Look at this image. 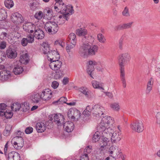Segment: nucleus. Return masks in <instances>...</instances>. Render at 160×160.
Segmentation results:
<instances>
[{"mask_svg":"<svg viewBox=\"0 0 160 160\" xmlns=\"http://www.w3.org/2000/svg\"><path fill=\"white\" fill-rule=\"evenodd\" d=\"M3 12L2 14H1V12H0V21L4 20L7 18V16H5L4 14V13L6 14H7L6 12L4 10H3Z\"/></svg>","mask_w":160,"mask_h":160,"instance_id":"obj_55","label":"nucleus"},{"mask_svg":"<svg viewBox=\"0 0 160 160\" xmlns=\"http://www.w3.org/2000/svg\"><path fill=\"white\" fill-rule=\"evenodd\" d=\"M52 92L49 88L43 90L40 95L41 99L45 101L50 100L52 97Z\"/></svg>","mask_w":160,"mask_h":160,"instance_id":"obj_12","label":"nucleus"},{"mask_svg":"<svg viewBox=\"0 0 160 160\" xmlns=\"http://www.w3.org/2000/svg\"><path fill=\"white\" fill-rule=\"evenodd\" d=\"M42 46L43 47L42 50L44 54L47 55L50 51L49 45L47 42H44L43 43Z\"/></svg>","mask_w":160,"mask_h":160,"instance_id":"obj_32","label":"nucleus"},{"mask_svg":"<svg viewBox=\"0 0 160 160\" xmlns=\"http://www.w3.org/2000/svg\"><path fill=\"white\" fill-rule=\"evenodd\" d=\"M133 23V22H131L127 23H124L123 24L118 25L115 27V29L116 31H118L131 28H132Z\"/></svg>","mask_w":160,"mask_h":160,"instance_id":"obj_16","label":"nucleus"},{"mask_svg":"<svg viewBox=\"0 0 160 160\" xmlns=\"http://www.w3.org/2000/svg\"><path fill=\"white\" fill-rule=\"evenodd\" d=\"M118 62L120 68L121 80L122 82L123 87L125 88L126 86V82L125 76L124 66L126 64L128 61L118 58Z\"/></svg>","mask_w":160,"mask_h":160,"instance_id":"obj_5","label":"nucleus"},{"mask_svg":"<svg viewBox=\"0 0 160 160\" xmlns=\"http://www.w3.org/2000/svg\"><path fill=\"white\" fill-rule=\"evenodd\" d=\"M79 90L84 94L86 97H88L89 92L87 88L85 87H82L79 88Z\"/></svg>","mask_w":160,"mask_h":160,"instance_id":"obj_41","label":"nucleus"},{"mask_svg":"<svg viewBox=\"0 0 160 160\" xmlns=\"http://www.w3.org/2000/svg\"><path fill=\"white\" fill-rule=\"evenodd\" d=\"M21 108H22L23 111L24 112H26L30 109V107L26 102H24L21 105Z\"/></svg>","mask_w":160,"mask_h":160,"instance_id":"obj_45","label":"nucleus"},{"mask_svg":"<svg viewBox=\"0 0 160 160\" xmlns=\"http://www.w3.org/2000/svg\"><path fill=\"white\" fill-rule=\"evenodd\" d=\"M59 85L58 82L56 81H54L52 82L51 86L53 88L55 89L58 88Z\"/></svg>","mask_w":160,"mask_h":160,"instance_id":"obj_58","label":"nucleus"},{"mask_svg":"<svg viewBox=\"0 0 160 160\" xmlns=\"http://www.w3.org/2000/svg\"><path fill=\"white\" fill-rule=\"evenodd\" d=\"M28 55L27 53H25L21 56L20 58V61L22 63L26 64L28 62Z\"/></svg>","mask_w":160,"mask_h":160,"instance_id":"obj_29","label":"nucleus"},{"mask_svg":"<svg viewBox=\"0 0 160 160\" xmlns=\"http://www.w3.org/2000/svg\"><path fill=\"white\" fill-rule=\"evenodd\" d=\"M110 138L111 137H112L111 138V142L113 143H116L119 141L121 139V133H119L118 132L116 131L111 133V135H110Z\"/></svg>","mask_w":160,"mask_h":160,"instance_id":"obj_20","label":"nucleus"},{"mask_svg":"<svg viewBox=\"0 0 160 160\" xmlns=\"http://www.w3.org/2000/svg\"><path fill=\"white\" fill-rule=\"evenodd\" d=\"M91 111L93 116L96 117H100L105 112L104 108L99 104L95 105L92 107Z\"/></svg>","mask_w":160,"mask_h":160,"instance_id":"obj_7","label":"nucleus"},{"mask_svg":"<svg viewBox=\"0 0 160 160\" xmlns=\"http://www.w3.org/2000/svg\"><path fill=\"white\" fill-rule=\"evenodd\" d=\"M101 133L99 131H97L95 132V134L93 135L92 138V141L94 142H96L98 141L99 140L100 136L101 135Z\"/></svg>","mask_w":160,"mask_h":160,"instance_id":"obj_37","label":"nucleus"},{"mask_svg":"<svg viewBox=\"0 0 160 160\" xmlns=\"http://www.w3.org/2000/svg\"><path fill=\"white\" fill-rule=\"evenodd\" d=\"M92 83L94 88H98L101 90H104L102 85L101 83H99L98 82L96 81H92Z\"/></svg>","mask_w":160,"mask_h":160,"instance_id":"obj_36","label":"nucleus"},{"mask_svg":"<svg viewBox=\"0 0 160 160\" xmlns=\"http://www.w3.org/2000/svg\"><path fill=\"white\" fill-rule=\"evenodd\" d=\"M118 147L116 146H112L110 148L109 151L110 152V156H111V155H113V154L116 153L117 151V149Z\"/></svg>","mask_w":160,"mask_h":160,"instance_id":"obj_43","label":"nucleus"},{"mask_svg":"<svg viewBox=\"0 0 160 160\" xmlns=\"http://www.w3.org/2000/svg\"><path fill=\"white\" fill-rule=\"evenodd\" d=\"M14 139H17V141L18 142L19 141L21 142V143L19 142H17L14 141L13 143V146L14 148L17 149H20L23 146V144L24 142L23 139L20 136H16L14 137Z\"/></svg>","mask_w":160,"mask_h":160,"instance_id":"obj_18","label":"nucleus"},{"mask_svg":"<svg viewBox=\"0 0 160 160\" xmlns=\"http://www.w3.org/2000/svg\"><path fill=\"white\" fill-rule=\"evenodd\" d=\"M11 19L13 22L18 24L23 22L24 21L22 15L18 12L12 13L11 15Z\"/></svg>","mask_w":160,"mask_h":160,"instance_id":"obj_11","label":"nucleus"},{"mask_svg":"<svg viewBox=\"0 0 160 160\" xmlns=\"http://www.w3.org/2000/svg\"><path fill=\"white\" fill-rule=\"evenodd\" d=\"M23 71V69L22 67L18 65L14 67L13 72L16 75H19L22 73Z\"/></svg>","mask_w":160,"mask_h":160,"instance_id":"obj_31","label":"nucleus"},{"mask_svg":"<svg viewBox=\"0 0 160 160\" xmlns=\"http://www.w3.org/2000/svg\"><path fill=\"white\" fill-rule=\"evenodd\" d=\"M6 54L7 57L10 59L15 58L17 55L16 50L12 46L9 47L7 49Z\"/></svg>","mask_w":160,"mask_h":160,"instance_id":"obj_13","label":"nucleus"},{"mask_svg":"<svg viewBox=\"0 0 160 160\" xmlns=\"http://www.w3.org/2000/svg\"><path fill=\"white\" fill-rule=\"evenodd\" d=\"M122 154L120 152V150L119 148L117 149V151L116 153L113 154V155H111V156L113 158H121Z\"/></svg>","mask_w":160,"mask_h":160,"instance_id":"obj_44","label":"nucleus"},{"mask_svg":"<svg viewBox=\"0 0 160 160\" xmlns=\"http://www.w3.org/2000/svg\"><path fill=\"white\" fill-rule=\"evenodd\" d=\"M39 4V3L37 1H34L32 3H30L31 8L33 10H34L38 7Z\"/></svg>","mask_w":160,"mask_h":160,"instance_id":"obj_47","label":"nucleus"},{"mask_svg":"<svg viewBox=\"0 0 160 160\" xmlns=\"http://www.w3.org/2000/svg\"><path fill=\"white\" fill-rule=\"evenodd\" d=\"M91 151L92 147H90L89 146H88L85 149L84 153V154L86 153V152L87 153H89Z\"/></svg>","mask_w":160,"mask_h":160,"instance_id":"obj_60","label":"nucleus"},{"mask_svg":"<svg viewBox=\"0 0 160 160\" xmlns=\"http://www.w3.org/2000/svg\"><path fill=\"white\" fill-rule=\"evenodd\" d=\"M94 70V67H92L91 66H88V68L87 69V72H88V74L92 78V76L91 73L92 71H93Z\"/></svg>","mask_w":160,"mask_h":160,"instance_id":"obj_51","label":"nucleus"},{"mask_svg":"<svg viewBox=\"0 0 160 160\" xmlns=\"http://www.w3.org/2000/svg\"><path fill=\"white\" fill-rule=\"evenodd\" d=\"M118 58L128 62L130 59V56L128 53L125 52L120 55Z\"/></svg>","mask_w":160,"mask_h":160,"instance_id":"obj_35","label":"nucleus"},{"mask_svg":"<svg viewBox=\"0 0 160 160\" xmlns=\"http://www.w3.org/2000/svg\"><path fill=\"white\" fill-rule=\"evenodd\" d=\"M87 30L80 28L76 30V34L79 36H84L87 33Z\"/></svg>","mask_w":160,"mask_h":160,"instance_id":"obj_33","label":"nucleus"},{"mask_svg":"<svg viewBox=\"0 0 160 160\" xmlns=\"http://www.w3.org/2000/svg\"><path fill=\"white\" fill-rule=\"evenodd\" d=\"M44 12H46V15H48L50 18L54 16L52 11L50 8L45 9L44 10Z\"/></svg>","mask_w":160,"mask_h":160,"instance_id":"obj_46","label":"nucleus"},{"mask_svg":"<svg viewBox=\"0 0 160 160\" xmlns=\"http://www.w3.org/2000/svg\"><path fill=\"white\" fill-rule=\"evenodd\" d=\"M54 5L58 7L59 9L63 11L64 13L68 12L71 13V14L73 13L74 10L73 7L71 5L66 6L63 2H61V3H55Z\"/></svg>","mask_w":160,"mask_h":160,"instance_id":"obj_9","label":"nucleus"},{"mask_svg":"<svg viewBox=\"0 0 160 160\" xmlns=\"http://www.w3.org/2000/svg\"><path fill=\"white\" fill-rule=\"evenodd\" d=\"M114 120L110 116L103 117L98 127L99 131L101 133V141L100 143V146L103 148L107 146L109 142L110 135L113 132V130L111 128H108L109 125H112Z\"/></svg>","mask_w":160,"mask_h":160,"instance_id":"obj_1","label":"nucleus"},{"mask_svg":"<svg viewBox=\"0 0 160 160\" xmlns=\"http://www.w3.org/2000/svg\"><path fill=\"white\" fill-rule=\"evenodd\" d=\"M28 40L29 41V43H32L34 41V38L31 34H29L27 37Z\"/></svg>","mask_w":160,"mask_h":160,"instance_id":"obj_57","label":"nucleus"},{"mask_svg":"<svg viewBox=\"0 0 160 160\" xmlns=\"http://www.w3.org/2000/svg\"><path fill=\"white\" fill-rule=\"evenodd\" d=\"M67 101V99L65 97H62L59 98L58 101H57L56 102H60L61 104L62 103H66V101Z\"/></svg>","mask_w":160,"mask_h":160,"instance_id":"obj_54","label":"nucleus"},{"mask_svg":"<svg viewBox=\"0 0 160 160\" xmlns=\"http://www.w3.org/2000/svg\"><path fill=\"white\" fill-rule=\"evenodd\" d=\"M4 4L6 7L8 8H12L14 5L13 2L12 0H5Z\"/></svg>","mask_w":160,"mask_h":160,"instance_id":"obj_39","label":"nucleus"},{"mask_svg":"<svg viewBox=\"0 0 160 160\" xmlns=\"http://www.w3.org/2000/svg\"><path fill=\"white\" fill-rule=\"evenodd\" d=\"M55 45L60 46L62 47H63L64 46V43L61 41H57L55 42Z\"/></svg>","mask_w":160,"mask_h":160,"instance_id":"obj_61","label":"nucleus"},{"mask_svg":"<svg viewBox=\"0 0 160 160\" xmlns=\"http://www.w3.org/2000/svg\"><path fill=\"white\" fill-rule=\"evenodd\" d=\"M43 16V13L42 12L39 11L38 13H36L35 15V17L38 20L42 18Z\"/></svg>","mask_w":160,"mask_h":160,"instance_id":"obj_52","label":"nucleus"},{"mask_svg":"<svg viewBox=\"0 0 160 160\" xmlns=\"http://www.w3.org/2000/svg\"><path fill=\"white\" fill-rule=\"evenodd\" d=\"M72 45L70 44H67V46L66 47V50L68 52V53H69L70 52V50L73 48L76 45H74L73 44H72Z\"/></svg>","mask_w":160,"mask_h":160,"instance_id":"obj_50","label":"nucleus"},{"mask_svg":"<svg viewBox=\"0 0 160 160\" xmlns=\"http://www.w3.org/2000/svg\"><path fill=\"white\" fill-rule=\"evenodd\" d=\"M157 122L158 123L160 124V112H158L156 116Z\"/></svg>","mask_w":160,"mask_h":160,"instance_id":"obj_64","label":"nucleus"},{"mask_svg":"<svg viewBox=\"0 0 160 160\" xmlns=\"http://www.w3.org/2000/svg\"><path fill=\"white\" fill-rule=\"evenodd\" d=\"M6 42L5 41H2L0 44V49H3L5 48L6 46Z\"/></svg>","mask_w":160,"mask_h":160,"instance_id":"obj_63","label":"nucleus"},{"mask_svg":"<svg viewBox=\"0 0 160 160\" xmlns=\"http://www.w3.org/2000/svg\"><path fill=\"white\" fill-rule=\"evenodd\" d=\"M7 106L4 103L0 104V113H2L5 112L4 111L6 109Z\"/></svg>","mask_w":160,"mask_h":160,"instance_id":"obj_48","label":"nucleus"},{"mask_svg":"<svg viewBox=\"0 0 160 160\" xmlns=\"http://www.w3.org/2000/svg\"><path fill=\"white\" fill-rule=\"evenodd\" d=\"M80 160H89L88 154L87 153L84 154L81 157Z\"/></svg>","mask_w":160,"mask_h":160,"instance_id":"obj_62","label":"nucleus"},{"mask_svg":"<svg viewBox=\"0 0 160 160\" xmlns=\"http://www.w3.org/2000/svg\"><path fill=\"white\" fill-rule=\"evenodd\" d=\"M33 129L31 127H28L25 130V132L27 134L31 133L33 131Z\"/></svg>","mask_w":160,"mask_h":160,"instance_id":"obj_59","label":"nucleus"},{"mask_svg":"<svg viewBox=\"0 0 160 160\" xmlns=\"http://www.w3.org/2000/svg\"><path fill=\"white\" fill-rule=\"evenodd\" d=\"M62 65V62L59 61H57L54 63H50L49 66L51 68L55 71V72L52 73L53 78L56 79H58L61 78L63 75L62 72L59 69Z\"/></svg>","mask_w":160,"mask_h":160,"instance_id":"obj_2","label":"nucleus"},{"mask_svg":"<svg viewBox=\"0 0 160 160\" xmlns=\"http://www.w3.org/2000/svg\"><path fill=\"white\" fill-rule=\"evenodd\" d=\"M97 39L98 41L102 43H104L106 42V39L104 36L101 33L97 35Z\"/></svg>","mask_w":160,"mask_h":160,"instance_id":"obj_38","label":"nucleus"},{"mask_svg":"<svg viewBox=\"0 0 160 160\" xmlns=\"http://www.w3.org/2000/svg\"><path fill=\"white\" fill-rule=\"evenodd\" d=\"M122 14L123 16L128 17L130 16V14L129 12L128 9L126 7L124 10L122 11Z\"/></svg>","mask_w":160,"mask_h":160,"instance_id":"obj_49","label":"nucleus"},{"mask_svg":"<svg viewBox=\"0 0 160 160\" xmlns=\"http://www.w3.org/2000/svg\"><path fill=\"white\" fill-rule=\"evenodd\" d=\"M64 116L61 114H56L54 115L52 120L58 125H60L64 122Z\"/></svg>","mask_w":160,"mask_h":160,"instance_id":"obj_15","label":"nucleus"},{"mask_svg":"<svg viewBox=\"0 0 160 160\" xmlns=\"http://www.w3.org/2000/svg\"><path fill=\"white\" fill-rule=\"evenodd\" d=\"M98 47L96 45H91L88 47V55L93 56L98 52Z\"/></svg>","mask_w":160,"mask_h":160,"instance_id":"obj_24","label":"nucleus"},{"mask_svg":"<svg viewBox=\"0 0 160 160\" xmlns=\"http://www.w3.org/2000/svg\"><path fill=\"white\" fill-rule=\"evenodd\" d=\"M89 41H87L80 47L79 48L78 53L81 56L85 57L88 55V47L93 44L94 42V38L91 35H89L88 37Z\"/></svg>","mask_w":160,"mask_h":160,"instance_id":"obj_3","label":"nucleus"},{"mask_svg":"<svg viewBox=\"0 0 160 160\" xmlns=\"http://www.w3.org/2000/svg\"><path fill=\"white\" fill-rule=\"evenodd\" d=\"M44 26L46 31L49 34L56 33L59 29L58 24L54 21H48L45 23Z\"/></svg>","mask_w":160,"mask_h":160,"instance_id":"obj_4","label":"nucleus"},{"mask_svg":"<svg viewBox=\"0 0 160 160\" xmlns=\"http://www.w3.org/2000/svg\"><path fill=\"white\" fill-rule=\"evenodd\" d=\"M34 31V36L37 39L41 40L44 38V33L41 29L39 28H36Z\"/></svg>","mask_w":160,"mask_h":160,"instance_id":"obj_21","label":"nucleus"},{"mask_svg":"<svg viewBox=\"0 0 160 160\" xmlns=\"http://www.w3.org/2000/svg\"><path fill=\"white\" fill-rule=\"evenodd\" d=\"M46 127L45 124L42 122H38L36 125V128L38 132H42L46 129Z\"/></svg>","mask_w":160,"mask_h":160,"instance_id":"obj_25","label":"nucleus"},{"mask_svg":"<svg viewBox=\"0 0 160 160\" xmlns=\"http://www.w3.org/2000/svg\"><path fill=\"white\" fill-rule=\"evenodd\" d=\"M63 128L67 132H69L72 131L74 128V126L72 122L68 121L64 123Z\"/></svg>","mask_w":160,"mask_h":160,"instance_id":"obj_22","label":"nucleus"},{"mask_svg":"<svg viewBox=\"0 0 160 160\" xmlns=\"http://www.w3.org/2000/svg\"><path fill=\"white\" fill-rule=\"evenodd\" d=\"M69 13L68 12H67L63 13L62 15H59L57 19V23L60 25L64 24L65 21L68 20V17L70 15Z\"/></svg>","mask_w":160,"mask_h":160,"instance_id":"obj_17","label":"nucleus"},{"mask_svg":"<svg viewBox=\"0 0 160 160\" xmlns=\"http://www.w3.org/2000/svg\"><path fill=\"white\" fill-rule=\"evenodd\" d=\"M118 47L120 50H122L123 49V39L120 38L119 41Z\"/></svg>","mask_w":160,"mask_h":160,"instance_id":"obj_56","label":"nucleus"},{"mask_svg":"<svg viewBox=\"0 0 160 160\" xmlns=\"http://www.w3.org/2000/svg\"><path fill=\"white\" fill-rule=\"evenodd\" d=\"M23 28L25 31L32 33L35 29L36 27L34 24L28 22L24 23L23 25Z\"/></svg>","mask_w":160,"mask_h":160,"instance_id":"obj_14","label":"nucleus"},{"mask_svg":"<svg viewBox=\"0 0 160 160\" xmlns=\"http://www.w3.org/2000/svg\"><path fill=\"white\" fill-rule=\"evenodd\" d=\"M81 113L80 112L75 108H71L68 112V118L73 121L78 120L80 118Z\"/></svg>","mask_w":160,"mask_h":160,"instance_id":"obj_6","label":"nucleus"},{"mask_svg":"<svg viewBox=\"0 0 160 160\" xmlns=\"http://www.w3.org/2000/svg\"><path fill=\"white\" fill-rule=\"evenodd\" d=\"M0 80L3 81H6L11 76V72L5 70H0Z\"/></svg>","mask_w":160,"mask_h":160,"instance_id":"obj_19","label":"nucleus"},{"mask_svg":"<svg viewBox=\"0 0 160 160\" xmlns=\"http://www.w3.org/2000/svg\"><path fill=\"white\" fill-rule=\"evenodd\" d=\"M111 108L114 110L118 111L120 109L119 104L118 102H114L110 105Z\"/></svg>","mask_w":160,"mask_h":160,"instance_id":"obj_40","label":"nucleus"},{"mask_svg":"<svg viewBox=\"0 0 160 160\" xmlns=\"http://www.w3.org/2000/svg\"><path fill=\"white\" fill-rule=\"evenodd\" d=\"M20 108H21V105L18 103L13 104L11 106L12 110L15 111L19 110Z\"/></svg>","mask_w":160,"mask_h":160,"instance_id":"obj_42","label":"nucleus"},{"mask_svg":"<svg viewBox=\"0 0 160 160\" xmlns=\"http://www.w3.org/2000/svg\"><path fill=\"white\" fill-rule=\"evenodd\" d=\"M28 43H29V41L28 39L25 38H23L21 41V43L23 46H26Z\"/></svg>","mask_w":160,"mask_h":160,"instance_id":"obj_53","label":"nucleus"},{"mask_svg":"<svg viewBox=\"0 0 160 160\" xmlns=\"http://www.w3.org/2000/svg\"><path fill=\"white\" fill-rule=\"evenodd\" d=\"M13 115L12 112L9 110H7L2 113H0V116H3L6 118H10Z\"/></svg>","mask_w":160,"mask_h":160,"instance_id":"obj_34","label":"nucleus"},{"mask_svg":"<svg viewBox=\"0 0 160 160\" xmlns=\"http://www.w3.org/2000/svg\"><path fill=\"white\" fill-rule=\"evenodd\" d=\"M30 99L33 102L38 103L41 100L40 95L38 93L33 94L30 97Z\"/></svg>","mask_w":160,"mask_h":160,"instance_id":"obj_27","label":"nucleus"},{"mask_svg":"<svg viewBox=\"0 0 160 160\" xmlns=\"http://www.w3.org/2000/svg\"><path fill=\"white\" fill-rule=\"evenodd\" d=\"M8 29L5 28H0V39L1 40L6 38L8 36Z\"/></svg>","mask_w":160,"mask_h":160,"instance_id":"obj_26","label":"nucleus"},{"mask_svg":"<svg viewBox=\"0 0 160 160\" xmlns=\"http://www.w3.org/2000/svg\"><path fill=\"white\" fill-rule=\"evenodd\" d=\"M69 41L71 44L76 45V36L74 33H71L68 36Z\"/></svg>","mask_w":160,"mask_h":160,"instance_id":"obj_30","label":"nucleus"},{"mask_svg":"<svg viewBox=\"0 0 160 160\" xmlns=\"http://www.w3.org/2000/svg\"><path fill=\"white\" fill-rule=\"evenodd\" d=\"M47 58L50 60L51 63H54L57 61H59L60 56L58 52L55 50H50L47 55Z\"/></svg>","mask_w":160,"mask_h":160,"instance_id":"obj_10","label":"nucleus"},{"mask_svg":"<svg viewBox=\"0 0 160 160\" xmlns=\"http://www.w3.org/2000/svg\"><path fill=\"white\" fill-rule=\"evenodd\" d=\"M8 160H20L21 156L18 152H12L8 155Z\"/></svg>","mask_w":160,"mask_h":160,"instance_id":"obj_23","label":"nucleus"},{"mask_svg":"<svg viewBox=\"0 0 160 160\" xmlns=\"http://www.w3.org/2000/svg\"><path fill=\"white\" fill-rule=\"evenodd\" d=\"M153 84V81L152 80V78H151L149 79L147 83L146 90V93L147 94H148L152 90Z\"/></svg>","mask_w":160,"mask_h":160,"instance_id":"obj_28","label":"nucleus"},{"mask_svg":"<svg viewBox=\"0 0 160 160\" xmlns=\"http://www.w3.org/2000/svg\"><path fill=\"white\" fill-rule=\"evenodd\" d=\"M130 127L133 130L139 133L142 132L144 129L143 122L138 120L135 121L131 124Z\"/></svg>","mask_w":160,"mask_h":160,"instance_id":"obj_8","label":"nucleus"}]
</instances>
